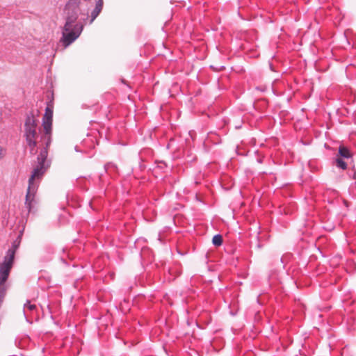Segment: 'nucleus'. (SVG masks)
<instances>
[{"instance_id": "obj_1", "label": "nucleus", "mask_w": 356, "mask_h": 356, "mask_svg": "<svg viewBox=\"0 0 356 356\" xmlns=\"http://www.w3.org/2000/svg\"><path fill=\"white\" fill-rule=\"evenodd\" d=\"M80 3L81 0H69L65 6V23L60 40L65 47L74 42L83 29V24L77 22L80 14Z\"/></svg>"}, {"instance_id": "obj_2", "label": "nucleus", "mask_w": 356, "mask_h": 356, "mask_svg": "<svg viewBox=\"0 0 356 356\" xmlns=\"http://www.w3.org/2000/svg\"><path fill=\"white\" fill-rule=\"evenodd\" d=\"M36 128L37 123L32 113L27 115L24 123V137L31 153L37 145L35 140L38 136Z\"/></svg>"}, {"instance_id": "obj_3", "label": "nucleus", "mask_w": 356, "mask_h": 356, "mask_svg": "<svg viewBox=\"0 0 356 356\" xmlns=\"http://www.w3.org/2000/svg\"><path fill=\"white\" fill-rule=\"evenodd\" d=\"M38 190V186H28L26 197H25V207L30 213L32 210L33 205L35 204V194Z\"/></svg>"}, {"instance_id": "obj_4", "label": "nucleus", "mask_w": 356, "mask_h": 356, "mask_svg": "<svg viewBox=\"0 0 356 356\" xmlns=\"http://www.w3.org/2000/svg\"><path fill=\"white\" fill-rule=\"evenodd\" d=\"M52 120L53 108L47 106L42 118V127L45 134H50L51 133Z\"/></svg>"}, {"instance_id": "obj_5", "label": "nucleus", "mask_w": 356, "mask_h": 356, "mask_svg": "<svg viewBox=\"0 0 356 356\" xmlns=\"http://www.w3.org/2000/svg\"><path fill=\"white\" fill-rule=\"evenodd\" d=\"M45 171L46 168L44 167V165L38 163L33 169L31 176L29 179V185L38 186V182L42 179Z\"/></svg>"}, {"instance_id": "obj_6", "label": "nucleus", "mask_w": 356, "mask_h": 356, "mask_svg": "<svg viewBox=\"0 0 356 356\" xmlns=\"http://www.w3.org/2000/svg\"><path fill=\"white\" fill-rule=\"evenodd\" d=\"M103 8V0H97L95 8L91 13V19L90 23L91 24L96 17L101 13Z\"/></svg>"}, {"instance_id": "obj_7", "label": "nucleus", "mask_w": 356, "mask_h": 356, "mask_svg": "<svg viewBox=\"0 0 356 356\" xmlns=\"http://www.w3.org/2000/svg\"><path fill=\"white\" fill-rule=\"evenodd\" d=\"M47 157V149L46 147H44L41 149L40 154L38 156V161L39 164L44 165Z\"/></svg>"}, {"instance_id": "obj_8", "label": "nucleus", "mask_w": 356, "mask_h": 356, "mask_svg": "<svg viewBox=\"0 0 356 356\" xmlns=\"http://www.w3.org/2000/svg\"><path fill=\"white\" fill-rule=\"evenodd\" d=\"M339 153L340 156L343 158L348 159L350 156V153L348 149H347L345 147H340L339 149Z\"/></svg>"}, {"instance_id": "obj_9", "label": "nucleus", "mask_w": 356, "mask_h": 356, "mask_svg": "<svg viewBox=\"0 0 356 356\" xmlns=\"http://www.w3.org/2000/svg\"><path fill=\"white\" fill-rule=\"evenodd\" d=\"M212 243L215 246H220L222 244V237L220 234H216L213 237Z\"/></svg>"}, {"instance_id": "obj_10", "label": "nucleus", "mask_w": 356, "mask_h": 356, "mask_svg": "<svg viewBox=\"0 0 356 356\" xmlns=\"http://www.w3.org/2000/svg\"><path fill=\"white\" fill-rule=\"evenodd\" d=\"M36 308L35 305L31 304L30 301H27L24 305V314L26 315V310L29 309L32 312L35 310Z\"/></svg>"}, {"instance_id": "obj_11", "label": "nucleus", "mask_w": 356, "mask_h": 356, "mask_svg": "<svg viewBox=\"0 0 356 356\" xmlns=\"http://www.w3.org/2000/svg\"><path fill=\"white\" fill-rule=\"evenodd\" d=\"M336 163H337V166L343 170L346 169L347 167L346 162L343 160H342L341 159H337Z\"/></svg>"}, {"instance_id": "obj_12", "label": "nucleus", "mask_w": 356, "mask_h": 356, "mask_svg": "<svg viewBox=\"0 0 356 356\" xmlns=\"http://www.w3.org/2000/svg\"><path fill=\"white\" fill-rule=\"evenodd\" d=\"M6 149L0 145V160H1L6 155Z\"/></svg>"}, {"instance_id": "obj_13", "label": "nucleus", "mask_w": 356, "mask_h": 356, "mask_svg": "<svg viewBox=\"0 0 356 356\" xmlns=\"http://www.w3.org/2000/svg\"><path fill=\"white\" fill-rule=\"evenodd\" d=\"M47 135L48 136V137H47V140L46 142V148H47L48 146L51 143V134H47Z\"/></svg>"}, {"instance_id": "obj_14", "label": "nucleus", "mask_w": 356, "mask_h": 356, "mask_svg": "<svg viewBox=\"0 0 356 356\" xmlns=\"http://www.w3.org/2000/svg\"><path fill=\"white\" fill-rule=\"evenodd\" d=\"M110 167H114V164L111 163H107V164H106V165H105L104 168H105V170L107 171V170H108V169Z\"/></svg>"}, {"instance_id": "obj_15", "label": "nucleus", "mask_w": 356, "mask_h": 356, "mask_svg": "<svg viewBox=\"0 0 356 356\" xmlns=\"http://www.w3.org/2000/svg\"><path fill=\"white\" fill-rule=\"evenodd\" d=\"M352 178L356 179V169H353V174L352 175Z\"/></svg>"}]
</instances>
